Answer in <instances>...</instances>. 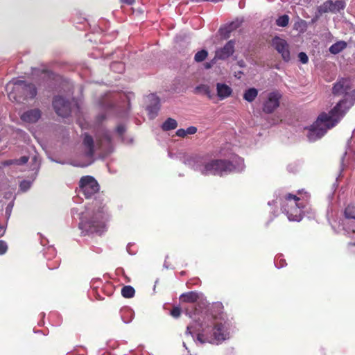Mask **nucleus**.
<instances>
[{"label":"nucleus","instance_id":"15","mask_svg":"<svg viewBox=\"0 0 355 355\" xmlns=\"http://www.w3.org/2000/svg\"><path fill=\"white\" fill-rule=\"evenodd\" d=\"M350 87L351 81L349 79L344 78H340L333 87V94L336 95L347 94Z\"/></svg>","mask_w":355,"mask_h":355},{"label":"nucleus","instance_id":"1","mask_svg":"<svg viewBox=\"0 0 355 355\" xmlns=\"http://www.w3.org/2000/svg\"><path fill=\"white\" fill-rule=\"evenodd\" d=\"M196 329V342L201 344H219L230 337L231 324L225 320L216 319L204 320L200 322L195 320V326L190 324L187 327V334L192 335L191 329Z\"/></svg>","mask_w":355,"mask_h":355},{"label":"nucleus","instance_id":"36","mask_svg":"<svg viewBox=\"0 0 355 355\" xmlns=\"http://www.w3.org/2000/svg\"><path fill=\"white\" fill-rule=\"evenodd\" d=\"M185 130H186L187 135H193L197 132V128L195 126H190Z\"/></svg>","mask_w":355,"mask_h":355},{"label":"nucleus","instance_id":"47","mask_svg":"<svg viewBox=\"0 0 355 355\" xmlns=\"http://www.w3.org/2000/svg\"><path fill=\"white\" fill-rule=\"evenodd\" d=\"M283 266H284L283 264H281V266H277V267H278V268H279V267H283Z\"/></svg>","mask_w":355,"mask_h":355},{"label":"nucleus","instance_id":"43","mask_svg":"<svg viewBox=\"0 0 355 355\" xmlns=\"http://www.w3.org/2000/svg\"><path fill=\"white\" fill-rule=\"evenodd\" d=\"M211 67V64H210V63H207V64H206V68L209 69V68H210Z\"/></svg>","mask_w":355,"mask_h":355},{"label":"nucleus","instance_id":"7","mask_svg":"<svg viewBox=\"0 0 355 355\" xmlns=\"http://www.w3.org/2000/svg\"><path fill=\"white\" fill-rule=\"evenodd\" d=\"M300 198L288 194L283 202L282 209L291 221H300L302 218V209L305 205L300 202Z\"/></svg>","mask_w":355,"mask_h":355},{"label":"nucleus","instance_id":"8","mask_svg":"<svg viewBox=\"0 0 355 355\" xmlns=\"http://www.w3.org/2000/svg\"><path fill=\"white\" fill-rule=\"evenodd\" d=\"M79 187V193L83 194L86 198H92L99 191L97 181L90 175L81 178Z\"/></svg>","mask_w":355,"mask_h":355},{"label":"nucleus","instance_id":"11","mask_svg":"<svg viewBox=\"0 0 355 355\" xmlns=\"http://www.w3.org/2000/svg\"><path fill=\"white\" fill-rule=\"evenodd\" d=\"M280 98L281 94L278 92L269 93L263 103V111L268 114L273 112L279 106Z\"/></svg>","mask_w":355,"mask_h":355},{"label":"nucleus","instance_id":"17","mask_svg":"<svg viewBox=\"0 0 355 355\" xmlns=\"http://www.w3.org/2000/svg\"><path fill=\"white\" fill-rule=\"evenodd\" d=\"M217 96L220 100H223L230 96L232 93V88L225 83L216 84Z\"/></svg>","mask_w":355,"mask_h":355},{"label":"nucleus","instance_id":"40","mask_svg":"<svg viewBox=\"0 0 355 355\" xmlns=\"http://www.w3.org/2000/svg\"><path fill=\"white\" fill-rule=\"evenodd\" d=\"M205 95L207 96V97H208L209 98H212L213 94H211V91H210V89H209V88L208 89V92H206V93L205 94Z\"/></svg>","mask_w":355,"mask_h":355},{"label":"nucleus","instance_id":"6","mask_svg":"<svg viewBox=\"0 0 355 355\" xmlns=\"http://www.w3.org/2000/svg\"><path fill=\"white\" fill-rule=\"evenodd\" d=\"M111 143L110 132L107 130H102L96 135V144L91 136L85 135L83 139V146L85 154L87 157H92L96 150L108 151Z\"/></svg>","mask_w":355,"mask_h":355},{"label":"nucleus","instance_id":"3","mask_svg":"<svg viewBox=\"0 0 355 355\" xmlns=\"http://www.w3.org/2000/svg\"><path fill=\"white\" fill-rule=\"evenodd\" d=\"M352 103L347 105L346 100L340 101L329 113L320 114L317 120L308 128L307 137L310 141L321 138L327 130L334 127L343 117L349 106L355 102V89L352 93Z\"/></svg>","mask_w":355,"mask_h":355},{"label":"nucleus","instance_id":"39","mask_svg":"<svg viewBox=\"0 0 355 355\" xmlns=\"http://www.w3.org/2000/svg\"><path fill=\"white\" fill-rule=\"evenodd\" d=\"M125 313H127V314L130 315L131 318L133 315V313H132V311L131 309H128V308L125 309L124 310H123V315H122L123 320H124V314Z\"/></svg>","mask_w":355,"mask_h":355},{"label":"nucleus","instance_id":"24","mask_svg":"<svg viewBox=\"0 0 355 355\" xmlns=\"http://www.w3.org/2000/svg\"><path fill=\"white\" fill-rule=\"evenodd\" d=\"M345 8V3L342 0H338L335 2L332 1V12L336 13L340 12L342 10H344Z\"/></svg>","mask_w":355,"mask_h":355},{"label":"nucleus","instance_id":"30","mask_svg":"<svg viewBox=\"0 0 355 355\" xmlns=\"http://www.w3.org/2000/svg\"><path fill=\"white\" fill-rule=\"evenodd\" d=\"M8 250L7 243L3 241H0V255L4 254Z\"/></svg>","mask_w":355,"mask_h":355},{"label":"nucleus","instance_id":"23","mask_svg":"<svg viewBox=\"0 0 355 355\" xmlns=\"http://www.w3.org/2000/svg\"><path fill=\"white\" fill-rule=\"evenodd\" d=\"M135 291L131 286H123L121 289V295L125 298H130L135 295Z\"/></svg>","mask_w":355,"mask_h":355},{"label":"nucleus","instance_id":"44","mask_svg":"<svg viewBox=\"0 0 355 355\" xmlns=\"http://www.w3.org/2000/svg\"><path fill=\"white\" fill-rule=\"evenodd\" d=\"M131 320H132V319H130V320H124V322H126V323H128V322H130L131 321Z\"/></svg>","mask_w":355,"mask_h":355},{"label":"nucleus","instance_id":"32","mask_svg":"<svg viewBox=\"0 0 355 355\" xmlns=\"http://www.w3.org/2000/svg\"><path fill=\"white\" fill-rule=\"evenodd\" d=\"M298 58H299L300 61L303 64L307 63V62L309 60L307 55L304 52L300 53L298 55Z\"/></svg>","mask_w":355,"mask_h":355},{"label":"nucleus","instance_id":"13","mask_svg":"<svg viewBox=\"0 0 355 355\" xmlns=\"http://www.w3.org/2000/svg\"><path fill=\"white\" fill-rule=\"evenodd\" d=\"M235 42L230 40L225 45L216 51L215 57L213 60H225L231 56L234 52Z\"/></svg>","mask_w":355,"mask_h":355},{"label":"nucleus","instance_id":"25","mask_svg":"<svg viewBox=\"0 0 355 355\" xmlns=\"http://www.w3.org/2000/svg\"><path fill=\"white\" fill-rule=\"evenodd\" d=\"M331 7H332V1H327L319 7L318 12L320 14L326 13V12H332Z\"/></svg>","mask_w":355,"mask_h":355},{"label":"nucleus","instance_id":"5","mask_svg":"<svg viewBox=\"0 0 355 355\" xmlns=\"http://www.w3.org/2000/svg\"><path fill=\"white\" fill-rule=\"evenodd\" d=\"M6 91L10 101L19 103L33 98L37 94L35 87L33 84H26L23 80L10 82L6 85Z\"/></svg>","mask_w":355,"mask_h":355},{"label":"nucleus","instance_id":"42","mask_svg":"<svg viewBox=\"0 0 355 355\" xmlns=\"http://www.w3.org/2000/svg\"><path fill=\"white\" fill-rule=\"evenodd\" d=\"M4 232V229L3 226L0 225V235H2Z\"/></svg>","mask_w":355,"mask_h":355},{"label":"nucleus","instance_id":"27","mask_svg":"<svg viewBox=\"0 0 355 355\" xmlns=\"http://www.w3.org/2000/svg\"><path fill=\"white\" fill-rule=\"evenodd\" d=\"M208 53L206 50H201L197 52L194 56V60L198 62H202L207 57Z\"/></svg>","mask_w":355,"mask_h":355},{"label":"nucleus","instance_id":"41","mask_svg":"<svg viewBox=\"0 0 355 355\" xmlns=\"http://www.w3.org/2000/svg\"><path fill=\"white\" fill-rule=\"evenodd\" d=\"M121 1L127 4L131 5L134 3L135 0H121Z\"/></svg>","mask_w":355,"mask_h":355},{"label":"nucleus","instance_id":"46","mask_svg":"<svg viewBox=\"0 0 355 355\" xmlns=\"http://www.w3.org/2000/svg\"><path fill=\"white\" fill-rule=\"evenodd\" d=\"M268 205H272V202H268Z\"/></svg>","mask_w":355,"mask_h":355},{"label":"nucleus","instance_id":"38","mask_svg":"<svg viewBox=\"0 0 355 355\" xmlns=\"http://www.w3.org/2000/svg\"><path fill=\"white\" fill-rule=\"evenodd\" d=\"M176 135L180 137H184L187 136V132L185 129H179L176 131Z\"/></svg>","mask_w":355,"mask_h":355},{"label":"nucleus","instance_id":"37","mask_svg":"<svg viewBox=\"0 0 355 355\" xmlns=\"http://www.w3.org/2000/svg\"><path fill=\"white\" fill-rule=\"evenodd\" d=\"M193 307H192L191 310L189 308L186 309V314L189 315L190 318H193L194 315L197 314V309L196 308L194 312L192 313L191 310H193Z\"/></svg>","mask_w":355,"mask_h":355},{"label":"nucleus","instance_id":"18","mask_svg":"<svg viewBox=\"0 0 355 355\" xmlns=\"http://www.w3.org/2000/svg\"><path fill=\"white\" fill-rule=\"evenodd\" d=\"M241 24V21L236 19L225 26V27L220 28L219 31L220 35L224 38H228L230 37V33L239 28Z\"/></svg>","mask_w":355,"mask_h":355},{"label":"nucleus","instance_id":"26","mask_svg":"<svg viewBox=\"0 0 355 355\" xmlns=\"http://www.w3.org/2000/svg\"><path fill=\"white\" fill-rule=\"evenodd\" d=\"M288 21H289L288 16L286 15H282V16L279 17L276 20V24L279 26L285 27V26H286L288 25Z\"/></svg>","mask_w":355,"mask_h":355},{"label":"nucleus","instance_id":"33","mask_svg":"<svg viewBox=\"0 0 355 355\" xmlns=\"http://www.w3.org/2000/svg\"><path fill=\"white\" fill-rule=\"evenodd\" d=\"M181 310L179 307H175L171 311V315L173 318H178L180 315Z\"/></svg>","mask_w":355,"mask_h":355},{"label":"nucleus","instance_id":"34","mask_svg":"<svg viewBox=\"0 0 355 355\" xmlns=\"http://www.w3.org/2000/svg\"><path fill=\"white\" fill-rule=\"evenodd\" d=\"M111 68L113 70L119 69L120 71H123V64L121 62H114V63L112 64Z\"/></svg>","mask_w":355,"mask_h":355},{"label":"nucleus","instance_id":"4","mask_svg":"<svg viewBox=\"0 0 355 355\" xmlns=\"http://www.w3.org/2000/svg\"><path fill=\"white\" fill-rule=\"evenodd\" d=\"M71 214L79 219V228L86 233H101L105 228L107 215L104 207L78 205L72 208Z\"/></svg>","mask_w":355,"mask_h":355},{"label":"nucleus","instance_id":"10","mask_svg":"<svg viewBox=\"0 0 355 355\" xmlns=\"http://www.w3.org/2000/svg\"><path fill=\"white\" fill-rule=\"evenodd\" d=\"M55 112L60 116L66 117L72 112V107L69 102L61 96H56L53 102Z\"/></svg>","mask_w":355,"mask_h":355},{"label":"nucleus","instance_id":"2","mask_svg":"<svg viewBox=\"0 0 355 355\" xmlns=\"http://www.w3.org/2000/svg\"><path fill=\"white\" fill-rule=\"evenodd\" d=\"M234 165L230 162L222 159H214L208 155L196 156L187 159L185 164L193 170L200 172L202 175H223L232 171H242L244 168L243 159L235 157Z\"/></svg>","mask_w":355,"mask_h":355},{"label":"nucleus","instance_id":"22","mask_svg":"<svg viewBox=\"0 0 355 355\" xmlns=\"http://www.w3.org/2000/svg\"><path fill=\"white\" fill-rule=\"evenodd\" d=\"M178 126V123L177 121L172 119V118H168L163 124H162V129L165 131H168V130H174L177 128Z\"/></svg>","mask_w":355,"mask_h":355},{"label":"nucleus","instance_id":"35","mask_svg":"<svg viewBox=\"0 0 355 355\" xmlns=\"http://www.w3.org/2000/svg\"><path fill=\"white\" fill-rule=\"evenodd\" d=\"M116 131L119 136H122L123 132L125 131V128L123 125H119Z\"/></svg>","mask_w":355,"mask_h":355},{"label":"nucleus","instance_id":"14","mask_svg":"<svg viewBox=\"0 0 355 355\" xmlns=\"http://www.w3.org/2000/svg\"><path fill=\"white\" fill-rule=\"evenodd\" d=\"M180 300L184 302L194 303L198 302L202 305L205 306L207 302L203 294L196 291H191L183 293L180 295Z\"/></svg>","mask_w":355,"mask_h":355},{"label":"nucleus","instance_id":"29","mask_svg":"<svg viewBox=\"0 0 355 355\" xmlns=\"http://www.w3.org/2000/svg\"><path fill=\"white\" fill-rule=\"evenodd\" d=\"M31 184H32V182L28 181V180H24L20 183V185H19L20 189L22 191H26L27 190H28L30 189V187H31Z\"/></svg>","mask_w":355,"mask_h":355},{"label":"nucleus","instance_id":"21","mask_svg":"<svg viewBox=\"0 0 355 355\" xmlns=\"http://www.w3.org/2000/svg\"><path fill=\"white\" fill-rule=\"evenodd\" d=\"M258 95V90L255 88L247 89L243 94V98L248 102H252Z\"/></svg>","mask_w":355,"mask_h":355},{"label":"nucleus","instance_id":"16","mask_svg":"<svg viewBox=\"0 0 355 355\" xmlns=\"http://www.w3.org/2000/svg\"><path fill=\"white\" fill-rule=\"evenodd\" d=\"M21 119L28 123H36L41 117V112L39 109H33L24 112L21 115Z\"/></svg>","mask_w":355,"mask_h":355},{"label":"nucleus","instance_id":"9","mask_svg":"<svg viewBox=\"0 0 355 355\" xmlns=\"http://www.w3.org/2000/svg\"><path fill=\"white\" fill-rule=\"evenodd\" d=\"M345 216L346 218L344 223L345 230L353 240L349 245L355 246V207L351 206L346 207Z\"/></svg>","mask_w":355,"mask_h":355},{"label":"nucleus","instance_id":"31","mask_svg":"<svg viewBox=\"0 0 355 355\" xmlns=\"http://www.w3.org/2000/svg\"><path fill=\"white\" fill-rule=\"evenodd\" d=\"M209 86L205 85H201L200 86H198L196 89L198 92L202 93L205 94L206 92H208Z\"/></svg>","mask_w":355,"mask_h":355},{"label":"nucleus","instance_id":"20","mask_svg":"<svg viewBox=\"0 0 355 355\" xmlns=\"http://www.w3.org/2000/svg\"><path fill=\"white\" fill-rule=\"evenodd\" d=\"M347 46V43L344 41H339L332 44L329 48V51L333 54H337L345 49Z\"/></svg>","mask_w":355,"mask_h":355},{"label":"nucleus","instance_id":"28","mask_svg":"<svg viewBox=\"0 0 355 355\" xmlns=\"http://www.w3.org/2000/svg\"><path fill=\"white\" fill-rule=\"evenodd\" d=\"M28 157L23 156L19 159H11V160L7 161L6 162V164L7 165L14 164H17V165H21V164H26L28 162Z\"/></svg>","mask_w":355,"mask_h":355},{"label":"nucleus","instance_id":"19","mask_svg":"<svg viewBox=\"0 0 355 355\" xmlns=\"http://www.w3.org/2000/svg\"><path fill=\"white\" fill-rule=\"evenodd\" d=\"M153 103L147 107L148 116L150 119H154L159 110V102L157 97L155 96H151Z\"/></svg>","mask_w":355,"mask_h":355},{"label":"nucleus","instance_id":"12","mask_svg":"<svg viewBox=\"0 0 355 355\" xmlns=\"http://www.w3.org/2000/svg\"><path fill=\"white\" fill-rule=\"evenodd\" d=\"M272 46L281 54L283 60L286 62L290 60V51L287 42L282 38L275 37L272 41Z\"/></svg>","mask_w":355,"mask_h":355},{"label":"nucleus","instance_id":"45","mask_svg":"<svg viewBox=\"0 0 355 355\" xmlns=\"http://www.w3.org/2000/svg\"><path fill=\"white\" fill-rule=\"evenodd\" d=\"M88 164H82L81 166H87Z\"/></svg>","mask_w":355,"mask_h":355}]
</instances>
